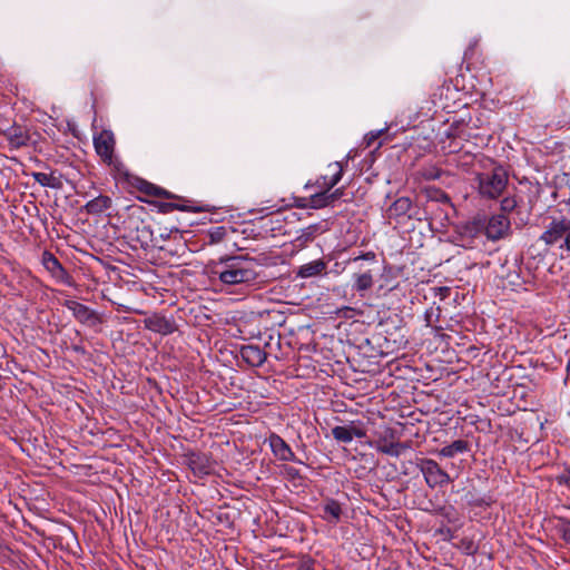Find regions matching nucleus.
Masks as SVG:
<instances>
[{
	"mask_svg": "<svg viewBox=\"0 0 570 570\" xmlns=\"http://www.w3.org/2000/svg\"><path fill=\"white\" fill-rule=\"evenodd\" d=\"M470 450L466 441L455 440L449 445L443 446L441 450L436 452L438 455L442 458H453L456 454L465 453Z\"/></svg>",
	"mask_w": 570,
	"mask_h": 570,
	"instance_id": "21",
	"label": "nucleus"
},
{
	"mask_svg": "<svg viewBox=\"0 0 570 570\" xmlns=\"http://www.w3.org/2000/svg\"><path fill=\"white\" fill-rule=\"evenodd\" d=\"M332 434L337 442L351 443L354 439H361L366 435V431L361 422L351 421L345 425H337L332 429Z\"/></svg>",
	"mask_w": 570,
	"mask_h": 570,
	"instance_id": "10",
	"label": "nucleus"
},
{
	"mask_svg": "<svg viewBox=\"0 0 570 570\" xmlns=\"http://www.w3.org/2000/svg\"><path fill=\"white\" fill-rule=\"evenodd\" d=\"M111 206H112L111 197H109L107 195H99V196L90 199L89 202H87L83 205L82 210L88 215L99 216L102 213L110 209Z\"/></svg>",
	"mask_w": 570,
	"mask_h": 570,
	"instance_id": "14",
	"label": "nucleus"
},
{
	"mask_svg": "<svg viewBox=\"0 0 570 570\" xmlns=\"http://www.w3.org/2000/svg\"><path fill=\"white\" fill-rule=\"evenodd\" d=\"M62 305L72 313V316L79 323L83 325L96 327L104 323V318L98 312L91 309L89 306L82 303H79L75 299H66Z\"/></svg>",
	"mask_w": 570,
	"mask_h": 570,
	"instance_id": "6",
	"label": "nucleus"
},
{
	"mask_svg": "<svg viewBox=\"0 0 570 570\" xmlns=\"http://www.w3.org/2000/svg\"><path fill=\"white\" fill-rule=\"evenodd\" d=\"M144 324L147 330L163 335L170 334L177 328L173 317L168 318L161 314H154L145 318Z\"/></svg>",
	"mask_w": 570,
	"mask_h": 570,
	"instance_id": "12",
	"label": "nucleus"
},
{
	"mask_svg": "<svg viewBox=\"0 0 570 570\" xmlns=\"http://www.w3.org/2000/svg\"><path fill=\"white\" fill-rule=\"evenodd\" d=\"M243 357L253 365H261L265 361V353L257 346H246L242 351Z\"/></svg>",
	"mask_w": 570,
	"mask_h": 570,
	"instance_id": "24",
	"label": "nucleus"
},
{
	"mask_svg": "<svg viewBox=\"0 0 570 570\" xmlns=\"http://www.w3.org/2000/svg\"><path fill=\"white\" fill-rule=\"evenodd\" d=\"M141 214V208H138L130 213L122 222L124 237L135 249L142 248L146 250L150 247H156L158 249L159 258L166 259L168 257H174L177 253V246L175 244H155L153 230L149 224L140 218Z\"/></svg>",
	"mask_w": 570,
	"mask_h": 570,
	"instance_id": "1",
	"label": "nucleus"
},
{
	"mask_svg": "<svg viewBox=\"0 0 570 570\" xmlns=\"http://www.w3.org/2000/svg\"><path fill=\"white\" fill-rule=\"evenodd\" d=\"M186 203L187 202H185L180 198V205H179L180 212L200 210V207H190Z\"/></svg>",
	"mask_w": 570,
	"mask_h": 570,
	"instance_id": "32",
	"label": "nucleus"
},
{
	"mask_svg": "<svg viewBox=\"0 0 570 570\" xmlns=\"http://www.w3.org/2000/svg\"><path fill=\"white\" fill-rule=\"evenodd\" d=\"M226 235V228L223 226L215 227L209 232L212 243H219Z\"/></svg>",
	"mask_w": 570,
	"mask_h": 570,
	"instance_id": "27",
	"label": "nucleus"
},
{
	"mask_svg": "<svg viewBox=\"0 0 570 570\" xmlns=\"http://www.w3.org/2000/svg\"><path fill=\"white\" fill-rule=\"evenodd\" d=\"M185 456V463L195 474L203 475L209 473L210 464L206 455L191 453Z\"/></svg>",
	"mask_w": 570,
	"mask_h": 570,
	"instance_id": "17",
	"label": "nucleus"
},
{
	"mask_svg": "<svg viewBox=\"0 0 570 570\" xmlns=\"http://www.w3.org/2000/svg\"><path fill=\"white\" fill-rule=\"evenodd\" d=\"M375 449L384 454L391 456H400L405 450L409 449L406 444L400 442H390L387 440H380L375 443Z\"/></svg>",
	"mask_w": 570,
	"mask_h": 570,
	"instance_id": "20",
	"label": "nucleus"
},
{
	"mask_svg": "<svg viewBox=\"0 0 570 570\" xmlns=\"http://www.w3.org/2000/svg\"><path fill=\"white\" fill-rule=\"evenodd\" d=\"M326 193V200L328 202V206L333 205L337 199H340L343 196V189L337 188L334 191L325 189Z\"/></svg>",
	"mask_w": 570,
	"mask_h": 570,
	"instance_id": "29",
	"label": "nucleus"
},
{
	"mask_svg": "<svg viewBox=\"0 0 570 570\" xmlns=\"http://www.w3.org/2000/svg\"><path fill=\"white\" fill-rule=\"evenodd\" d=\"M478 190L482 197L489 199L498 198L507 187L508 174L498 166L491 173H483L476 176Z\"/></svg>",
	"mask_w": 570,
	"mask_h": 570,
	"instance_id": "3",
	"label": "nucleus"
},
{
	"mask_svg": "<svg viewBox=\"0 0 570 570\" xmlns=\"http://www.w3.org/2000/svg\"><path fill=\"white\" fill-rule=\"evenodd\" d=\"M327 170L328 174L322 176L318 180V186L321 188L331 190L341 180L343 175V166L341 163L336 161L330 164Z\"/></svg>",
	"mask_w": 570,
	"mask_h": 570,
	"instance_id": "16",
	"label": "nucleus"
},
{
	"mask_svg": "<svg viewBox=\"0 0 570 570\" xmlns=\"http://www.w3.org/2000/svg\"><path fill=\"white\" fill-rule=\"evenodd\" d=\"M4 129L0 128V136H3Z\"/></svg>",
	"mask_w": 570,
	"mask_h": 570,
	"instance_id": "35",
	"label": "nucleus"
},
{
	"mask_svg": "<svg viewBox=\"0 0 570 570\" xmlns=\"http://www.w3.org/2000/svg\"><path fill=\"white\" fill-rule=\"evenodd\" d=\"M353 279H354V288L360 293H363V292L370 289L374 283L373 274L371 272H363V273L354 274Z\"/></svg>",
	"mask_w": 570,
	"mask_h": 570,
	"instance_id": "23",
	"label": "nucleus"
},
{
	"mask_svg": "<svg viewBox=\"0 0 570 570\" xmlns=\"http://www.w3.org/2000/svg\"><path fill=\"white\" fill-rule=\"evenodd\" d=\"M36 132H31L26 125L14 122L3 131V137L8 140L10 149H20L35 146L37 144Z\"/></svg>",
	"mask_w": 570,
	"mask_h": 570,
	"instance_id": "5",
	"label": "nucleus"
},
{
	"mask_svg": "<svg viewBox=\"0 0 570 570\" xmlns=\"http://www.w3.org/2000/svg\"><path fill=\"white\" fill-rule=\"evenodd\" d=\"M41 263L46 271L59 283L73 286L75 282L72 276L62 266L59 259L49 250L42 253Z\"/></svg>",
	"mask_w": 570,
	"mask_h": 570,
	"instance_id": "8",
	"label": "nucleus"
},
{
	"mask_svg": "<svg viewBox=\"0 0 570 570\" xmlns=\"http://www.w3.org/2000/svg\"><path fill=\"white\" fill-rule=\"evenodd\" d=\"M558 529L562 539L570 543V521L561 519Z\"/></svg>",
	"mask_w": 570,
	"mask_h": 570,
	"instance_id": "26",
	"label": "nucleus"
},
{
	"mask_svg": "<svg viewBox=\"0 0 570 570\" xmlns=\"http://www.w3.org/2000/svg\"><path fill=\"white\" fill-rule=\"evenodd\" d=\"M73 350L77 351V352H83L82 347H79V346H73Z\"/></svg>",
	"mask_w": 570,
	"mask_h": 570,
	"instance_id": "34",
	"label": "nucleus"
},
{
	"mask_svg": "<svg viewBox=\"0 0 570 570\" xmlns=\"http://www.w3.org/2000/svg\"><path fill=\"white\" fill-rule=\"evenodd\" d=\"M31 177L42 187L51 188V189H61L63 187L62 174H57V171H51L49 174L41 171L31 173Z\"/></svg>",
	"mask_w": 570,
	"mask_h": 570,
	"instance_id": "15",
	"label": "nucleus"
},
{
	"mask_svg": "<svg viewBox=\"0 0 570 570\" xmlns=\"http://www.w3.org/2000/svg\"><path fill=\"white\" fill-rule=\"evenodd\" d=\"M326 193L321 191L311 197V203L314 208H322L328 206V202L326 200Z\"/></svg>",
	"mask_w": 570,
	"mask_h": 570,
	"instance_id": "25",
	"label": "nucleus"
},
{
	"mask_svg": "<svg viewBox=\"0 0 570 570\" xmlns=\"http://www.w3.org/2000/svg\"><path fill=\"white\" fill-rule=\"evenodd\" d=\"M268 444L273 454L282 461H293L294 453L289 445L277 434H272L268 438Z\"/></svg>",
	"mask_w": 570,
	"mask_h": 570,
	"instance_id": "13",
	"label": "nucleus"
},
{
	"mask_svg": "<svg viewBox=\"0 0 570 570\" xmlns=\"http://www.w3.org/2000/svg\"><path fill=\"white\" fill-rule=\"evenodd\" d=\"M115 144L116 140L111 130L104 129L94 137L95 150L107 165L112 163Z\"/></svg>",
	"mask_w": 570,
	"mask_h": 570,
	"instance_id": "9",
	"label": "nucleus"
},
{
	"mask_svg": "<svg viewBox=\"0 0 570 570\" xmlns=\"http://www.w3.org/2000/svg\"><path fill=\"white\" fill-rule=\"evenodd\" d=\"M510 229V219L505 215L498 214L489 219L485 226V235L491 240H498L508 236Z\"/></svg>",
	"mask_w": 570,
	"mask_h": 570,
	"instance_id": "11",
	"label": "nucleus"
},
{
	"mask_svg": "<svg viewBox=\"0 0 570 570\" xmlns=\"http://www.w3.org/2000/svg\"><path fill=\"white\" fill-rule=\"evenodd\" d=\"M212 275L224 285L250 283L256 278L253 261L240 256L220 261L213 267Z\"/></svg>",
	"mask_w": 570,
	"mask_h": 570,
	"instance_id": "2",
	"label": "nucleus"
},
{
	"mask_svg": "<svg viewBox=\"0 0 570 570\" xmlns=\"http://www.w3.org/2000/svg\"><path fill=\"white\" fill-rule=\"evenodd\" d=\"M342 513L341 505L335 500H327L323 505V519L330 523L340 521Z\"/></svg>",
	"mask_w": 570,
	"mask_h": 570,
	"instance_id": "22",
	"label": "nucleus"
},
{
	"mask_svg": "<svg viewBox=\"0 0 570 570\" xmlns=\"http://www.w3.org/2000/svg\"><path fill=\"white\" fill-rule=\"evenodd\" d=\"M540 239L549 246L556 245L563 239L559 248L570 252V218L560 217L552 219Z\"/></svg>",
	"mask_w": 570,
	"mask_h": 570,
	"instance_id": "4",
	"label": "nucleus"
},
{
	"mask_svg": "<svg viewBox=\"0 0 570 570\" xmlns=\"http://www.w3.org/2000/svg\"><path fill=\"white\" fill-rule=\"evenodd\" d=\"M397 210L405 213L411 206V200L406 197H401L394 203Z\"/></svg>",
	"mask_w": 570,
	"mask_h": 570,
	"instance_id": "31",
	"label": "nucleus"
},
{
	"mask_svg": "<svg viewBox=\"0 0 570 570\" xmlns=\"http://www.w3.org/2000/svg\"><path fill=\"white\" fill-rule=\"evenodd\" d=\"M380 134H381V130H380V131H376V132H373V131H372V132H370V134L367 135V137H366L367 145L370 146V145L372 144V141H373L374 139H376V138L380 136Z\"/></svg>",
	"mask_w": 570,
	"mask_h": 570,
	"instance_id": "33",
	"label": "nucleus"
},
{
	"mask_svg": "<svg viewBox=\"0 0 570 570\" xmlns=\"http://www.w3.org/2000/svg\"><path fill=\"white\" fill-rule=\"evenodd\" d=\"M517 199L514 197H504L501 200V209L503 212H512L517 207Z\"/></svg>",
	"mask_w": 570,
	"mask_h": 570,
	"instance_id": "28",
	"label": "nucleus"
},
{
	"mask_svg": "<svg viewBox=\"0 0 570 570\" xmlns=\"http://www.w3.org/2000/svg\"><path fill=\"white\" fill-rule=\"evenodd\" d=\"M327 264L323 259H315L302 265L297 271L301 278H311L325 273Z\"/></svg>",
	"mask_w": 570,
	"mask_h": 570,
	"instance_id": "19",
	"label": "nucleus"
},
{
	"mask_svg": "<svg viewBox=\"0 0 570 570\" xmlns=\"http://www.w3.org/2000/svg\"><path fill=\"white\" fill-rule=\"evenodd\" d=\"M419 468L430 488L443 487L451 482L450 475L433 460H422Z\"/></svg>",
	"mask_w": 570,
	"mask_h": 570,
	"instance_id": "7",
	"label": "nucleus"
},
{
	"mask_svg": "<svg viewBox=\"0 0 570 570\" xmlns=\"http://www.w3.org/2000/svg\"><path fill=\"white\" fill-rule=\"evenodd\" d=\"M158 209L161 213H170V212L178 209V203L159 202Z\"/></svg>",
	"mask_w": 570,
	"mask_h": 570,
	"instance_id": "30",
	"label": "nucleus"
},
{
	"mask_svg": "<svg viewBox=\"0 0 570 570\" xmlns=\"http://www.w3.org/2000/svg\"><path fill=\"white\" fill-rule=\"evenodd\" d=\"M136 187L139 191H141L148 196L164 197V198H168V199H177L178 198V196H176L175 194H171V193L165 190L164 188L158 187L145 179H140V178L137 179Z\"/></svg>",
	"mask_w": 570,
	"mask_h": 570,
	"instance_id": "18",
	"label": "nucleus"
}]
</instances>
